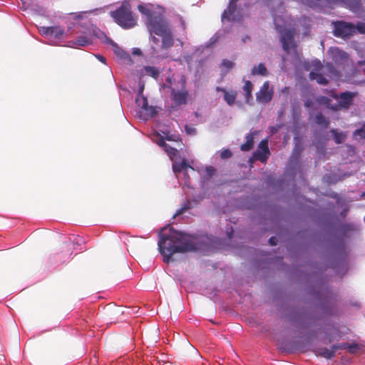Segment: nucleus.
<instances>
[{
	"label": "nucleus",
	"instance_id": "13",
	"mask_svg": "<svg viewBox=\"0 0 365 365\" xmlns=\"http://www.w3.org/2000/svg\"><path fill=\"white\" fill-rule=\"evenodd\" d=\"M345 346L343 345H333L331 349L323 348L320 349L319 355L326 359H330L335 356V352L338 349H342Z\"/></svg>",
	"mask_w": 365,
	"mask_h": 365
},
{
	"label": "nucleus",
	"instance_id": "17",
	"mask_svg": "<svg viewBox=\"0 0 365 365\" xmlns=\"http://www.w3.org/2000/svg\"><path fill=\"white\" fill-rule=\"evenodd\" d=\"M101 35L106 38V41L110 43L114 46V52L115 53L119 56L120 58H126L129 56V54L125 52L122 48L118 47L115 43H114L110 38L107 37L104 34H101Z\"/></svg>",
	"mask_w": 365,
	"mask_h": 365
},
{
	"label": "nucleus",
	"instance_id": "1",
	"mask_svg": "<svg viewBox=\"0 0 365 365\" xmlns=\"http://www.w3.org/2000/svg\"><path fill=\"white\" fill-rule=\"evenodd\" d=\"M166 228L163 227L159 234L158 249L163 255V261L170 262L171 256L175 253H185L197 250V239L173 228L169 229L168 233H163Z\"/></svg>",
	"mask_w": 365,
	"mask_h": 365
},
{
	"label": "nucleus",
	"instance_id": "31",
	"mask_svg": "<svg viewBox=\"0 0 365 365\" xmlns=\"http://www.w3.org/2000/svg\"><path fill=\"white\" fill-rule=\"evenodd\" d=\"M64 34V29L61 26H52L51 31V36H53L55 38H61Z\"/></svg>",
	"mask_w": 365,
	"mask_h": 365
},
{
	"label": "nucleus",
	"instance_id": "18",
	"mask_svg": "<svg viewBox=\"0 0 365 365\" xmlns=\"http://www.w3.org/2000/svg\"><path fill=\"white\" fill-rule=\"evenodd\" d=\"M187 168L194 170L193 168L189 165V163L185 159H182V160L180 163L173 161V170L175 174L180 173L183 170H186Z\"/></svg>",
	"mask_w": 365,
	"mask_h": 365
},
{
	"label": "nucleus",
	"instance_id": "38",
	"mask_svg": "<svg viewBox=\"0 0 365 365\" xmlns=\"http://www.w3.org/2000/svg\"><path fill=\"white\" fill-rule=\"evenodd\" d=\"M333 334H329L328 336V341L329 342H331L336 339H338L340 338V334L338 333V331L336 329H333Z\"/></svg>",
	"mask_w": 365,
	"mask_h": 365
},
{
	"label": "nucleus",
	"instance_id": "40",
	"mask_svg": "<svg viewBox=\"0 0 365 365\" xmlns=\"http://www.w3.org/2000/svg\"><path fill=\"white\" fill-rule=\"evenodd\" d=\"M51 29H52V26H47V27L43 26L40 29V32L44 35H51Z\"/></svg>",
	"mask_w": 365,
	"mask_h": 365
},
{
	"label": "nucleus",
	"instance_id": "8",
	"mask_svg": "<svg viewBox=\"0 0 365 365\" xmlns=\"http://www.w3.org/2000/svg\"><path fill=\"white\" fill-rule=\"evenodd\" d=\"M181 90L175 91L174 88L172 89L171 93L173 96V100L177 105H185L187 103V98L188 97V91L185 88L186 79L184 76L180 78Z\"/></svg>",
	"mask_w": 365,
	"mask_h": 365
},
{
	"label": "nucleus",
	"instance_id": "30",
	"mask_svg": "<svg viewBox=\"0 0 365 365\" xmlns=\"http://www.w3.org/2000/svg\"><path fill=\"white\" fill-rule=\"evenodd\" d=\"M192 207V202L190 201V200H187L184 204L182 206V207H180L179 210H178L175 212V214L174 215V217H176L177 216H179L182 214H183L184 212H185L186 211H187L188 210H190V208Z\"/></svg>",
	"mask_w": 365,
	"mask_h": 365
},
{
	"label": "nucleus",
	"instance_id": "20",
	"mask_svg": "<svg viewBox=\"0 0 365 365\" xmlns=\"http://www.w3.org/2000/svg\"><path fill=\"white\" fill-rule=\"evenodd\" d=\"M256 134L255 132L250 133L246 137V142L241 145L240 149L242 151H249L250 150L254 145V136Z\"/></svg>",
	"mask_w": 365,
	"mask_h": 365
},
{
	"label": "nucleus",
	"instance_id": "5",
	"mask_svg": "<svg viewBox=\"0 0 365 365\" xmlns=\"http://www.w3.org/2000/svg\"><path fill=\"white\" fill-rule=\"evenodd\" d=\"M333 34L336 37L341 38H349L355 34V25L344 21H336L333 22Z\"/></svg>",
	"mask_w": 365,
	"mask_h": 365
},
{
	"label": "nucleus",
	"instance_id": "51",
	"mask_svg": "<svg viewBox=\"0 0 365 365\" xmlns=\"http://www.w3.org/2000/svg\"><path fill=\"white\" fill-rule=\"evenodd\" d=\"M133 53H134V54L140 53V51H139V50H138V51H133Z\"/></svg>",
	"mask_w": 365,
	"mask_h": 365
},
{
	"label": "nucleus",
	"instance_id": "24",
	"mask_svg": "<svg viewBox=\"0 0 365 365\" xmlns=\"http://www.w3.org/2000/svg\"><path fill=\"white\" fill-rule=\"evenodd\" d=\"M253 89V85L250 81H246L243 86V90L245 92L246 100L248 102L252 98V91Z\"/></svg>",
	"mask_w": 365,
	"mask_h": 365
},
{
	"label": "nucleus",
	"instance_id": "53",
	"mask_svg": "<svg viewBox=\"0 0 365 365\" xmlns=\"http://www.w3.org/2000/svg\"><path fill=\"white\" fill-rule=\"evenodd\" d=\"M362 195H365V192H364Z\"/></svg>",
	"mask_w": 365,
	"mask_h": 365
},
{
	"label": "nucleus",
	"instance_id": "42",
	"mask_svg": "<svg viewBox=\"0 0 365 365\" xmlns=\"http://www.w3.org/2000/svg\"><path fill=\"white\" fill-rule=\"evenodd\" d=\"M165 140H167L168 141H177V140L175 139V136L173 135H168L167 134L165 137Z\"/></svg>",
	"mask_w": 365,
	"mask_h": 365
},
{
	"label": "nucleus",
	"instance_id": "23",
	"mask_svg": "<svg viewBox=\"0 0 365 365\" xmlns=\"http://www.w3.org/2000/svg\"><path fill=\"white\" fill-rule=\"evenodd\" d=\"M324 68L326 72H327L330 76L333 77L339 78L341 76L340 72L338 71L337 69L331 63H327L325 65Z\"/></svg>",
	"mask_w": 365,
	"mask_h": 365
},
{
	"label": "nucleus",
	"instance_id": "45",
	"mask_svg": "<svg viewBox=\"0 0 365 365\" xmlns=\"http://www.w3.org/2000/svg\"><path fill=\"white\" fill-rule=\"evenodd\" d=\"M151 36V41L155 43V44H158L159 43V39L155 37V36H153V34L150 35Z\"/></svg>",
	"mask_w": 365,
	"mask_h": 365
},
{
	"label": "nucleus",
	"instance_id": "28",
	"mask_svg": "<svg viewBox=\"0 0 365 365\" xmlns=\"http://www.w3.org/2000/svg\"><path fill=\"white\" fill-rule=\"evenodd\" d=\"M138 11L142 13L143 14H145L147 16V22L149 21L150 19L153 16H155L158 14L154 13L150 10L146 6H144L143 5H139L138 6Z\"/></svg>",
	"mask_w": 365,
	"mask_h": 365
},
{
	"label": "nucleus",
	"instance_id": "37",
	"mask_svg": "<svg viewBox=\"0 0 365 365\" xmlns=\"http://www.w3.org/2000/svg\"><path fill=\"white\" fill-rule=\"evenodd\" d=\"M341 345L345 346L344 349L347 348L351 353L355 352L359 349V346L356 344H342Z\"/></svg>",
	"mask_w": 365,
	"mask_h": 365
},
{
	"label": "nucleus",
	"instance_id": "12",
	"mask_svg": "<svg viewBox=\"0 0 365 365\" xmlns=\"http://www.w3.org/2000/svg\"><path fill=\"white\" fill-rule=\"evenodd\" d=\"M294 36L291 31L286 30L282 35L281 42L282 48L287 53L289 52L290 46L293 43Z\"/></svg>",
	"mask_w": 365,
	"mask_h": 365
},
{
	"label": "nucleus",
	"instance_id": "6",
	"mask_svg": "<svg viewBox=\"0 0 365 365\" xmlns=\"http://www.w3.org/2000/svg\"><path fill=\"white\" fill-rule=\"evenodd\" d=\"M355 96V93L350 91H345L339 95H334V98L339 100V103L331 106V108L334 110H338L340 108L349 109L353 103Z\"/></svg>",
	"mask_w": 365,
	"mask_h": 365
},
{
	"label": "nucleus",
	"instance_id": "22",
	"mask_svg": "<svg viewBox=\"0 0 365 365\" xmlns=\"http://www.w3.org/2000/svg\"><path fill=\"white\" fill-rule=\"evenodd\" d=\"M252 74L266 76L267 75V70L264 64L261 63L257 67L255 66L252 68Z\"/></svg>",
	"mask_w": 365,
	"mask_h": 365
},
{
	"label": "nucleus",
	"instance_id": "10",
	"mask_svg": "<svg viewBox=\"0 0 365 365\" xmlns=\"http://www.w3.org/2000/svg\"><path fill=\"white\" fill-rule=\"evenodd\" d=\"M269 150L268 148V142L262 140L258 145V150L255 154V157L262 163H265L269 157Z\"/></svg>",
	"mask_w": 365,
	"mask_h": 365
},
{
	"label": "nucleus",
	"instance_id": "34",
	"mask_svg": "<svg viewBox=\"0 0 365 365\" xmlns=\"http://www.w3.org/2000/svg\"><path fill=\"white\" fill-rule=\"evenodd\" d=\"M356 33L361 34H365V23L364 22H359L355 26V34Z\"/></svg>",
	"mask_w": 365,
	"mask_h": 365
},
{
	"label": "nucleus",
	"instance_id": "3",
	"mask_svg": "<svg viewBox=\"0 0 365 365\" xmlns=\"http://www.w3.org/2000/svg\"><path fill=\"white\" fill-rule=\"evenodd\" d=\"M240 0H230L227 9L224 11L222 14V21L240 22L243 19L244 12L243 8Z\"/></svg>",
	"mask_w": 365,
	"mask_h": 365
},
{
	"label": "nucleus",
	"instance_id": "52",
	"mask_svg": "<svg viewBox=\"0 0 365 365\" xmlns=\"http://www.w3.org/2000/svg\"><path fill=\"white\" fill-rule=\"evenodd\" d=\"M305 106L308 107V106H309V103H308V102H307V103H305Z\"/></svg>",
	"mask_w": 365,
	"mask_h": 365
},
{
	"label": "nucleus",
	"instance_id": "2",
	"mask_svg": "<svg viewBox=\"0 0 365 365\" xmlns=\"http://www.w3.org/2000/svg\"><path fill=\"white\" fill-rule=\"evenodd\" d=\"M111 17L123 29H130L137 24L136 18L128 6L122 5L110 12Z\"/></svg>",
	"mask_w": 365,
	"mask_h": 365
},
{
	"label": "nucleus",
	"instance_id": "35",
	"mask_svg": "<svg viewBox=\"0 0 365 365\" xmlns=\"http://www.w3.org/2000/svg\"><path fill=\"white\" fill-rule=\"evenodd\" d=\"M155 142L160 147L162 148H165L166 147V145H168L165 142V138L160 135H157V139L155 140Z\"/></svg>",
	"mask_w": 365,
	"mask_h": 365
},
{
	"label": "nucleus",
	"instance_id": "7",
	"mask_svg": "<svg viewBox=\"0 0 365 365\" xmlns=\"http://www.w3.org/2000/svg\"><path fill=\"white\" fill-rule=\"evenodd\" d=\"M318 4L341 5L349 8L354 12L359 11L361 8L360 0H315Z\"/></svg>",
	"mask_w": 365,
	"mask_h": 365
},
{
	"label": "nucleus",
	"instance_id": "48",
	"mask_svg": "<svg viewBox=\"0 0 365 365\" xmlns=\"http://www.w3.org/2000/svg\"><path fill=\"white\" fill-rule=\"evenodd\" d=\"M98 59H99L102 63H106V58H105L103 56H100V55H99V56H98Z\"/></svg>",
	"mask_w": 365,
	"mask_h": 365
},
{
	"label": "nucleus",
	"instance_id": "9",
	"mask_svg": "<svg viewBox=\"0 0 365 365\" xmlns=\"http://www.w3.org/2000/svg\"><path fill=\"white\" fill-rule=\"evenodd\" d=\"M329 52L331 59L336 64L344 65L349 61L348 53L337 47L331 48Z\"/></svg>",
	"mask_w": 365,
	"mask_h": 365
},
{
	"label": "nucleus",
	"instance_id": "25",
	"mask_svg": "<svg viewBox=\"0 0 365 365\" xmlns=\"http://www.w3.org/2000/svg\"><path fill=\"white\" fill-rule=\"evenodd\" d=\"M144 112L145 114L141 115V118L144 120L154 117L158 113L156 108L152 106H148V108L144 110Z\"/></svg>",
	"mask_w": 365,
	"mask_h": 365
},
{
	"label": "nucleus",
	"instance_id": "46",
	"mask_svg": "<svg viewBox=\"0 0 365 365\" xmlns=\"http://www.w3.org/2000/svg\"><path fill=\"white\" fill-rule=\"evenodd\" d=\"M357 64L359 66H364L363 68V70L365 72V59L364 61H359Z\"/></svg>",
	"mask_w": 365,
	"mask_h": 365
},
{
	"label": "nucleus",
	"instance_id": "19",
	"mask_svg": "<svg viewBox=\"0 0 365 365\" xmlns=\"http://www.w3.org/2000/svg\"><path fill=\"white\" fill-rule=\"evenodd\" d=\"M309 78L312 81H316L319 84L321 85H327L329 81L320 73L311 71L309 73Z\"/></svg>",
	"mask_w": 365,
	"mask_h": 365
},
{
	"label": "nucleus",
	"instance_id": "26",
	"mask_svg": "<svg viewBox=\"0 0 365 365\" xmlns=\"http://www.w3.org/2000/svg\"><path fill=\"white\" fill-rule=\"evenodd\" d=\"M163 149L172 161L178 157L179 152L176 148L167 145Z\"/></svg>",
	"mask_w": 365,
	"mask_h": 365
},
{
	"label": "nucleus",
	"instance_id": "29",
	"mask_svg": "<svg viewBox=\"0 0 365 365\" xmlns=\"http://www.w3.org/2000/svg\"><path fill=\"white\" fill-rule=\"evenodd\" d=\"M145 72L147 75L157 79L159 76V71L154 66H145Z\"/></svg>",
	"mask_w": 365,
	"mask_h": 365
},
{
	"label": "nucleus",
	"instance_id": "44",
	"mask_svg": "<svg viewBox=\"0 0 365 365\" xmlns=\"http://www.w3.org/2000/svg\"><path fill=\"white\" fill-rule=\"evenodd\" d=\"M330 101H331L330 99L327 97H322V100H321L322 103L327 104V105H328Z\"/></svg>",
	"mask_w": 365,
	"mask_h": 365
},
{
	"label": "nucleus",
	"instance_id": "33",
	"mask_svg": "<svg viewBox=\"0 0 365 365\" xmlns=\"http://www.w3.org/2000/svg\"><path fill=\"white\" fill-rule=\"evenodd\" d=\"M354 137L356 140H362L365 138V129L364 128L356 130L354 132Z\"/></svg>",
	"mask_w": 365,
	"mask_h": 365
},
{
	"label": "nucleus",
	"instance_id": "50",
	"mask_svg": "<svg viewBox=\"0 0 365 365\" xmlns=\"http://www.w3.org/2000/svg\"><path fill=\"white\" fill-rule=\"evenodd\" d=\"M232 231L230 233H228V237L230 239L232 237Z\"/></svg>",
	"mask_w": 365,
	"mask_h": 365
},
{
	"label": "nucleus",
	"instance_id": "47",
	"mask_svg": "<svg viewBox=\"0 0 365 365\" xmlns=\"http://www.w3.org/2000/svg\"><path fill=\"white\" fill-rule=\"evenodd\" d=\"M289 87H284L282 90V92L284 93H286V94H287L289 93Z\"/></svg>",
	"mask_w": 365,
	"mask_h": 365
},
{
	"label": "nucleus",
	"instance_id": "41",
	"mask_svg": "<svg viewBox=\"0 0 365 365\" xmlns=\"http://www.w3.org/2000/svg\"><path fill=\"white\" fill-rule=\"evenodd\" d=\"M269 243L272 246H275L277 244V239L275 237H271L269 239Z\"/></svg>",
	"mask_w": 365,
	"mask_h": 365
},
{
	"label": "nucleus",
	"instance_id": "27",
	"mask_svg": "<svg viewBox=\"0 0 365 365\" xmlns=\"http://www.w3.org/2000/svg\"><path fill=\"white\" fill-rule=\"evenodd\" d=\"M330 133L333 136L334 140L337 144L341 143L346 138V135L344 134H343L342 133H339L336 129H331L330 130Z\"/></svg>",
	"mask_w": 365,
	"mask_h": 365
},
{
	"label": "nucleus",
	"instance_id": "43",
	"mask_svg": "<svg viewBox=\"0 0 365 365\" xmlns=\"http://www.w3.org/2000/svg\"><path fill=\"white\" fill-rule=\"evenodd\" d=\"M185 130H186L187 133H189V134L195 133V128H190L188 126H185Z\"/></svg>",
	"mask_w": 365,
	"mask_h": 365
},
{
	"label": "nucleus",
	"instance_id": "49",
	"mask_svg": "<svg viewBox=\"0 0 365 365\" xmlns=\"http://www.w3.org/2000/svg\"><path fill=\"white\" fill-rule=\"evenodd\" d=\"M247 39H250V37L248 36H246L244 38H243V41L245 42V41Z\"/></svg>",
	"mask_w": 365,
	"mask_h": 365
},
{
	"label": "nucleus",
	"instance_id": "4",
	"mask_svg": "<svg viewBox=\"0 0 365 365\" xmlns=\"http://www.w3.org/2000/svg\"><path fill=\"white\" fill-rule=\"evenodd\" d=\"M146 25L150 35H163L170 29L167 21L158 14L151 17L149 21L146 22Z\"/></svg>",
	"mask_w": 365,
	"mask_h": 365
},
{
	"label": "nucleus",
	"instance_id": "32",
	"mask_svg": "<svg viewBox=\"0 0 365 365\" xmlns=\"http://www.w3.org/2000/svg\"><path fill=\"white\" fill-rule=\"evenodd\" d=\"M136 103L138 104V106L141 109H143V111L149 106L148 105V99L145 96H140V97L137 98H136Z\"/></svg>",
	"mask_w": 365,
	"mask_h": 365
},
{
	"label": "nucleus",
	"instance_id": "16",
	"mask_svg": "<svg viewBox=\"0 0 365 365\" xmlns=\"http://www.w3.org/2000/svg\"><path fill=\"white\" fill-rule=\"evenodd\" d=\"M73 47H84L92 43V39L87 36H80L75 41L71 42Z\"/></svg>",
	"mask_w": 365,
	"mask_h": 365
},
{
	"label": "nucleus",
	"instance_id": "14",
	"mask_svg": "<svg viewBox=\"0 0 365 365\" xmlns=\"http://www.w3.org/2000/svg\"><path fill=\"white\" fill-rule=\"evenodd\" d=\"M216 90L224 93V100L229 106H233L235 104L237 97V92L235 91H227L225 88L220 87H217Z\"/></svg>",
	"mask_w": 365,
	"mask_h": 365
},
{
	"label": "nucleus",
	"instance_id": "39",
	"mask_svg": "<svg viewBox=\"0 0 365 365\" xmlns=\"http://www.w3.org/2000/svg\"><path fill=\"white\" fill-rule=\"evenodd\" d=\"M234 65L235 63L232 61H229L227 59H224L222 62V66L228 69L232 68L234 66Z\"/></svg>",
	"mask_w": 365,
	"mask_h": 365
},
{
	"label": "nucleus",
	"instance_id": "15",
	"mask_svg": "<svg viewBox=\"0 0 365 365\" xmlns=\"http://www.w3.org/2000/svg\"><path fill=\"white\" fill-rule=\"evenodd\" d=\"M162 37V48L164 49L172 47L174 44V39L170 31V29L165 34L160 35Z\"/></svg>",
	"mask_w": 365,
	"mask_h": 365
},
{
	"label": "nucleus",
	"instance_id": "11",
	"mask_svg": "<svg viewBox=\"0 0 365 365\" xmlns=\"http://www.w3.org/2000/svg\"><path fill=\"white\" fill-rule=\"evenodd\" d=\"M272 98V92L269 91V82L266 81L257 93V100L261 103H268Z\"/></svg>",
	"mask_w": 365,
	"mask_h": 365
},
{
	"label": "nucleus",
	"instance_id": "36",
	"mask_svg": "<svg viewBox=\"0 0 365 365\" xmlns=\"http://www.w3.org/2000/svg\"><path fill=\"white\" fill-rule=\"evenodd\" d=\"M232 155V153L229 149H225V150H222V152L220 153V158L222 159H228V158H231Z\"/></svg>",
	"mask_w": 365,
	"mask_h": 365
},
{
	"label": "nucleus",
	"instance_id": "21",
	"mask_svg": "<svg viewBox=\"0 0 365 365\" xmlns=\"http://www.w3.org/2000/svg\"><path fill=\"white\" fill-rule=\"evenodd\" d=\"M314 122L323 128H327L329 125V120L322 113H318L314 117Z\"/></svg>",
	"mask_w": 365,
	"mask_h": 365
}]
</instances>
